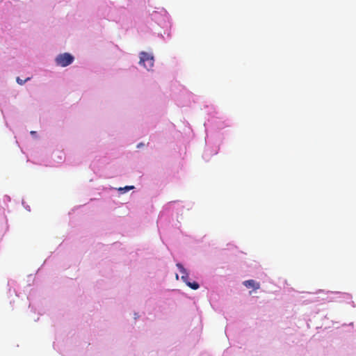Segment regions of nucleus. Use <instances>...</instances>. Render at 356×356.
Returning <instances> with one entry per match:
<instances>
[{
	"label": "nucleus",
	"mask_w": 356,
	"mask_h": 356,
	"mask_svg": "<svg viewBox=\"0 0 356 356\" xmlns=\"http://www.w3.org/2000/svg\"><path fill=\"white\" fill-rule=\"evenodd\" d=\"M133 188H134V186H126V187H124V188H120L119 190H120V191H122V190H124V191H129V190H130V189H133Z\"/></svg>",
	"instance_id": "7"
},
{
	"label": "nucleus",
	"mask_w": 356,
	"mask_h": 356,
	"mask_svg": "<svg viewBox=\"0 0 356 356\" xmlns=\"http://www.w3.org/2000/svg\"><path fill=\"white\" fill-rule=\"evenodd\" d=\"M140 64L149 70L154 65V57L151 54L143 51L140 54Z\"/></svg>",
	"instance_id": "2"
},
{
	"label": "nucleus",
	"mask_w": 356,
	"mask_h": 356,
	"mask_svg": "<svg viewBox=\"0 0 356 356\" xmlns=\"http://www.w3.org/2000/svg\"><path fill=\"white\" fill-rule=\"evenodd\" d=\"M243 285L248 288H253L254 290L260 288V284L254 280H248L243 282Z\"/></svg>",
	"instance_id": "3"
},
{
	"label": "nucleus",
	"mask_w": 356,
	"mask_h": 356,
	"mask_svg": "<svg viewBox=\"0 0 356 356\" xmlns=\"http://www.w3.org/2000/svg\"><path fill=\"white\" fill-rule=\"evenodd\" d=\"M143 145V143H139V144H138L137 147L139 148V147H142Z\"/></svg>",
	"instance_id": "8"
},
{
	"label": "nucleus",
	"mask_w": 356,
	"mask_h": 356,
	"mask_svg": "<svg viewBox=\"0 0 356 356\" xmlns=\"http://www.w3.org/2000/svg\"><path fill=\"white\" fill-rule=\"evenodd\" d=\"M55 60L58 65L66 67L74 61V57L69 53H64L59 54Z\"/></svg>",
	"instance_id": "1"
},
{
	"label": "nucleus",
	"mask_w": 356,
	"mask_h": 356,
	"mask_svg": "<svg viewBox=\"0 0 356 356\" xmlns=\"http://www.w3.org/2000/svg\"><path fill=\"white\" fill-rule=\"evenodd\" d=\"M31 134H34L35 132V131H31Z\"/></svg>",
	"instance_id": "9"
},
{
	"label": "nucleus",
	"mask_w": 356,
	"mask_h": 356,
	"mask_svg": "<svg viewBox=\"0 0 356 356\" xmlns=\"http://www.w3.org/2000/svg\"><path fill=\"white\" fill-rule=\"evenodd\" d=\"M185 283L186 284V285L188 286H189L190 288H191L192 289H194V290H196V289H199V287H200L199 284L195 282H191L187 280L186 282H185Z\"/></svg>",
	"instance_id": "5"
},
{
	"label": "nucleus",
	"mask_w": 356,
	"mask_h": 356,
	"mask_svg": "<svg viewBox=\"0 0 356 356\" xmlns=\"http://www.w3.org/2000/svg\"><path fill=\"white\" fill-rule=\"evenodd\" d=\"M30 78L28 77L25 80L21 79L19 77H17L16 81L19 85H23L26 81L29 80Z\"/></svg>",
	"instance_id": "6"
},
{
	"label": "nucleus",
	"mask_w": 356,
	"mask_h": 356,
	"mask_svg": "<svg viewBox=\"0 0 356 356\" xmlns=\"http://www.w3.org/2000/svg\"><path fill=\"white\" fill-rule=\"evenodd\" d=\"M177 268H179L180 273H181V280L186 282L188 278V274L186 271V270L184 268V266L181 264H177Z\"/></svg>",
	"instance_id": "4"
}]
</instances>
